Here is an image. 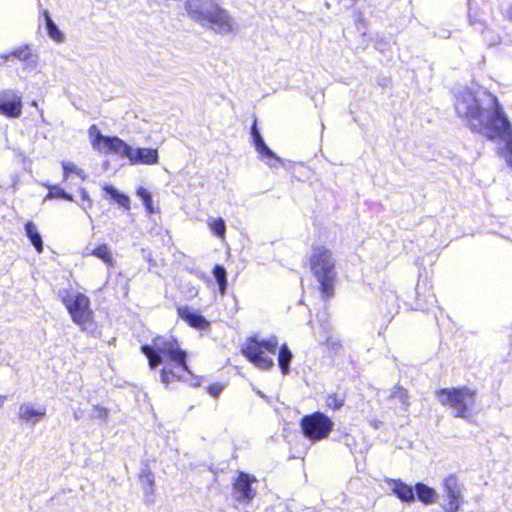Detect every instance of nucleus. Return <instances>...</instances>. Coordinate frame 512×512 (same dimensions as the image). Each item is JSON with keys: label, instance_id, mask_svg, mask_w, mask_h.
<instances>
[{"label": "nucleus", "instance_id": "1", "mask_svg": "<svg viewBox=\"0 0 512 512\" xmlns=\"http://www.w3.org/2000/svg\"><path fill=\"white\" fill-rule=\"evenodd\" d=\"M455 110L473 132L504 143L503 156L512 167V128L496 96L488 91L476 94L462 89L456 94Z\"/></svg>", "mask_w": 512, "mask_h": 512}, {"label": "nucleus", "instance_id": "2", "mask_svg": "<svg viewBox=\"0 0 512 512\" xmlns=\"http://www.w3.org/2000/svg\"><path fill=\"white\" fill-rule=\"evenodd\" d=\"M141 352L147 357L151 369H156L159 365L167 363L171 368L164 367L160 371V381L168 385L174 378L186 381L184 375L179 371L188 374L196 382L192 383L197 387L200 385L198 377L192 375L187 365V353L180 348L178 341L172 337L157 336L151 344L141 346Z\"/></svg>", "mask_w": 512, "mask_h": 512}, {"label": "nucleus", "instance_id": "3", "mask_svg": "<svg viewBox=\"0 0 512 512\" xmlns=\"http://www.w3.org/2000/svg\"><path fill=\"white\" fill-rule=\"evenodd\" d=\"M184 8L188 17L203 28L221 35L234 31L232 16L215 0H186Z\"/></svg>", "mask_w": 512, "mask_h": 512}, {"label": "nucleus", "instance_id": "4", "mask_svg": "<svg viewBox=\"0 0 512 512\" xmlns=\"http://www.w3.org/2000/svg\"><path fill=\"white\" fill-rule=\"evenodd\" d=\"M310 267L320 284V290L324 297L329 298L334 294V281L336 278L335 259L327 248L320 246L313 248L310 257Z\"/></svg>", "mask_w": 512, "mask_h": 512}, {"label": "nucleus", "instance_id": "5", "mask_svg": "<svg viewBox=\"0 0 512 512\" xmlns=\"http://www.w3.org/2000/svg\"><path fill=\"white\" fill-rule=\"evenodd\" d=\"M475 390L466 386L457 388H442L435 392L436 399L452 409L454 417L467 418L468 408L473 405Z\"/></svg>", "mask_w": 512, "mask_h": 512}, {"label": "nucleus", "instance_id": "6", "mask_svg": "<svg viewBox=\"0 0 512 512\" xmlns=\"http://www.w3.org/2000/svg\"><path fill=\"white\" fill-rule=\"evenodd\" d=\"M58 295L68 310L73 322L85 329V325L92 320L93 312L90 309V299L83 293H70L60 290Z\"/></svg>", "mask_w": 512, "mask_h": 512}, {"label": "nucleus", "instance_id": "7", "mask_svg": "<svg viewBox=\"0 0 512 512\" xmlns=\"http://www.w3.org/2000/svg\"><path fill=\"white\" fill-rule=\"evenodd\" d=\"M277 346L278 340L275 336L262 341L257 340L256 337H250L242 348V353L257 367L267 370L274 366V361L265 355L264 350L275 354Z\"/></svg>", "mask_w": 512, "mask_h": 512}, {"label": "nucleus", "instance_id": "8", "mask_svg": "<svg viewBox=\"0 0 512 512\" xmlns=\"http://www.w3.org/2000/svg\"><path fill=\"white\" fill-rule=\"evenodd\" d=\"M301 429L304 436L313 441L325 439L333 429V421L322 412L306 415L301 419Z\"/></svg>", "mask_w": 512, "mask_h": 512}, {"label": "nucleus", "instance_id": "9", "mask_svg": "<svg viewBox=\"0 0 512 512\" xmlns=\"http://www.w3.org/2000/svg\"><path fill=\"white\" fill-rule=\"evenodd\" d=\"M119 145V154L126 157L131 165H154L159 161L158 150L154 148H133L123 140L121 142L114 141Z\"/></svg>", "mask_w": 512, "mask_h": 512}, {"label": "nucleus", "instance_id": "10", "mask_svg": "<svg viewBox=\"0 0 512 512\" xmlns=\"http://www.w3.org/2000/svg\"><path fill=\"white\" fill-rule=\"evenodd\" d=\"M443 488L448 499L445 512H457L463 502V486L454 474H450L443 480Z\"/></svg>", "mask_w": 512, "mask_h": 512}, {"label": "nucleus", "instance_id": "11", "mask_svg": "<svg viewBox=\"0 0 512 512\" xmlns=\"http://www.w3.org/2000/svg\"><path fill=\"white\" fill-rule=\"evenodd\" d=\"M88 135L94 150L102 153H114L119 151V145L114 141L121 142L122 139L117 136H105L96 125H91L88 129Z\"/></svg>", "mask_w": 512, "mask_h": 512}, {"label": "nucleus", "instance_id": "12", "mask_svg": "<svg viewBox=\"0 0 512 512\" xmlns=\"http://www.w3.org/2000/svg\"><path fill=\"white\" fill-rule=\"evenodd\" d=\"M0 114L8 118H18L22 114V96L15 90L0 92Z\"/></svg>", "mask_w": 512, "mask_h": 512}, {"label": "nucleus", "instance_id": "13", "mask_svg": "<svg viewBox=\"0 0 512 512\" xmlns=\"http://www.w3.org/2000/svg\"><path fill=\"white\" fill-rule=\"evenodd\" d=\"M256 481L254 476L241 472L233 484L234 497L239 502L249 503L256 496V490L252 483Z\"/></svg>", "mask_w": 512, "mask_h": 512}, {"label": "nucleus", "instance_id": "14", "mask_svg": "<svg viewBox=\"0 0 512 512\" xmlns=\"http://www.w3.org/2000/svg\"><path fill=\"white\" fill-rule=\"evenodd\" d=\"M46 416V407L39 405L35 407L32 403L24 402L18 409V418L22 423L34 426Z\"/></svg>", "mask_w": 512, "mask_h": 512}, {"label": "nucleus", "instance_id": "15", "mask_svg": "<svg viewBox=\"0 0 512 512\" xmlns=\"http://www.w3.org/2000/svg\"><path fill=\"white\" fill-rule=\"evenodd\" d=\"M177 312L182 320L195 329L206 330L210 327V322L189 306H180L177 308Z\"/></svg>", "mask_w": 512, "mask_h": 512}, {"label": "nucleus", "instance_id": "16", "mask_svg": "<svg viewBox=\"0 0 512 512\" xmlns=\"http://www.w3.org/2000/svg\"><path fill=\"white\" fill-rule=\"evenodd\" d=\"M253 145L258 152L260 158L265 161V163L274 168L277 167L278 164L282 163L280 157H278L265 143L262 135H256L252 137Z\"/></svg>", "mask_w": 512, "mask_h": 512}, {"label": "nucleus", "instance_id": "17", "mask_svg": "<svg viewBox=\"0 0 512 512\" xmlns=\"http://www.w3.org/2000/svg\"><path fill=\"white\" fill-rule=\"evenodd\" d=\"M12 57L24 62L30 70L36 69L38 65V57L32 53L28 45L19 47L9 54L1 55L4 60H9Z\"/></svg>", "mask_w": 512, "mask_h": 512}, {"label": "nucleus", "instance_id": "18", "mask_svg": "<svg viewBox=\"0 0 512 512\" xmlns=\"http://www.w3.org/2000/svg\"><path fill=\"white\" fill-rule=\"evenodd\" d=\"M392 485V492L402 501L411 503L415 501L414 488L400 479H390L388 481Z\"/></svg>", "mask_w": 512, "mask_h": 512}, {"label": "nucleus", "instance_id": "19", "mask_svg": "<svg viewBox=\"0 0 512 512\" xmlns=\"http://www.w3.org/2000/svg\"><path fill=\"white\" fill-rule=\"evenodd\" d=\"M139 478H140V482H141V485H142V488H143V491L145 494L146 502L152 503L153 499H151L150 496L154 495L155 480H154V474L148 465H144L141 468Z\"/></svg>", "mask_w": 512, "mask_h": 512}, {"label": "nucleus", "instance_id": "20", "mask_svg": "<svg viewBox=\"0 0 512 512\" xmlns=\"http://www.w3.org/2000/svg\"><path fill=\"white\" fill-rule=\"evenodd\" d=\"M414 493L417 496L418 500L425 505H430L436 502L438 494L435 489L429 487L428 485L418 482L415 484Z\"/></svg>", "mask_w": 512, "mask_h": 512}, {"label": "nucleus", "instance_id": "21", "mask_svg": "<svg viewBox=\"0 0 512 512\" xmlns=\"http://www.w3.org/2000/svg\"><path fill=\"white\" fill-rule=\"evenodd\" d=\"M86 255H93L102 260L108 267H114L115 261L112 256L111 249L107 244H100L96 248L89 250L86 248Z\"/></svg>", "mask_w": 512, "mask_h": 512}, {"label": "nucleus", "instance_id": "22", "mask_svg": "<svg viewBox=\"0 0 512 512\" xmlns=\"http://www.w3.org/2000/svg\"><path fill=\"white\" fill-rule=\"evenodd\" d=\"M25 233L31 244L37 250L38 253L43 251V241L41 234L39 233L36 225L32 221H28L24 225Z\"/></svg>", "mask_w": 512, "mask_h": 512}, {"label": "nucleus", "instance_id": "23", "mask_svg": "<svg viewBox=\"0 0 512 512\" xmlns=\"http://www.w3.org/2000/svg\"><path fill=\"white\" fill-rule=\"evenodd\" d=\"M292 352L286 344L281 345L278 352V365L283 375L290 372V363L292 360Z\"/></svg>", "mask_w": 512, "mask_h": 512}, {"label": "nucleus", "instance_id": "24", "mask_svg": "<svg viewBox=\"0 0 512 512\" xmlns=\"http://www.w3.org/2000/svg\"><path fill=\"white\" fill-rule=\"evenodd\" d=\"M43 16L45 19L46 29L49 37L56 42L64 41V34L60 31L56 23L50 17V14L47 10L43 11Z\"/></svg>", "mask_w": 512, "mask_h": 512}, {"label": "nucleus", "instance_id": "25", "mask_svg": "<svg viewBox=\"0 0 512 512\" xmlns=\"http://www.w3.org/2000/svg\"><path fill=\"white\" fill-rule=\"evenodd\" d=\"M213 276L217 282L218 289L220 294L224 295L227 290V272L224 266L222 265H215L213 268Z\"/></svg>", "mask_w": 512, "mask_h": 512}, {"label": "nucleus", "instance_id": "26", "mask_svg": "<svg viewBox=\"0 0 512 512\" xmlns=\"http://www.w3.org/2000/svg\"><path fill=\"white\" fill-rule=\"evenodd\" d=\"M104 190L120 206L129 209L130 199L127 195L119 192L115 187L109 185H106Z\"/></svg>", "mask_w": 512, "mask_h": 512}, {"label": "nucleus", "instance_id": "27", "mask_svg": "<svg viewBox=\"0 0 512 512\" xmlns=\"http://www.w3.org/2000/svg\"><path fill=\"white\" fill-rule=\"evenodd\" d=\"M317 319L319 321V331H318V341L326 339L327 336H332V324L328 321L326 313H323L322 316L318 315Z\"/></svg>", "mask_w": 512, "mask_h": 512}, {"label": "nucleus", "instance_id": "28", "mask_svg": "<svg viewBox=\"0 0 512 512\" xmlns=\"http://www.w3.org/2000/svg\"><path fill=\"white\" fill-rule=\"evenodd\" d=\"M49 188V192L46 196V199L59 198L67 201H73V196L67 193L63 188L59 185H46Z\"/></svg>", "mask_w": 512, "mask_h": 512}, {"label": "nucleus", "instance_id": "29", "mask_svg": "<svg viewBox=\"0 0 512 512\" xmlns=\"http://www.w3.org/2000/svg\"><path fill=\"white\" fill-rule=\"evenodd\" d=\"M320 344L326 345L330 354L337 355L342 350V344L338 337L335 336H327L326 339L320 340Z\"/></svg>", "mask_w": 512, "mask_h": 512}, {"label": "nucleus", "instance_id": "30", "mask_svg": "<svg viewBox=\"0 0 512 512\" xmlns=\"http://www.w3.org/2000/svg\"><path fill=\"white\" fill-rule=\"evenodd\" d=\"M137 196L142 200L147 212L154 213L153 200L151 193L144 187H139L136 191Z\"/></svg>", "mask_w": 512, "mask_h": 512}, {"label": "nucleus", "instance_id": "31", "mask_svg": "<svg viewBox=\"0 0 512 512\" xmlns=\"http://www.w3.org/2000/svg\"><path fill=\"white\" fill-rule=\"evenodd\" d=\"M62 168L64 171V178L66 179L69 174L74 173L81 177L82 179L85 178L84 171L80 168H78L74 163L72 162H62Z\"/></svg>", "mask_w": 512, "mask_h": 512}, {"label": "nucleus", "instance_id": "32", "mask_svg": "<svg viewBox=\"0 0 512 512\" xmlns=\"http://www.w3.org/2000/svg\"><path fill=\"white\" fill-rule=\"evenodd\" d=\"M210 228L216 236L223 237L226 231L225 221L222 218L215 219L210 223Z\"/></svg>", "mask_w": 512, "mask_h": 512}, {"label": "nucleus", "instance_id": "33", "mask_svg": "<svg viewBox=\"0 0 512 512\" xmlns=\"http://www.w3.org/2000/svg\"><path fill=\"white\" fill-rule=\"evenodd\" d=\"M326 404L329 408L334 410L340 409L344 405V398L337 394L328 395Z\"/></svg>", "mask_w": 512, "mask_h": 512}, {"label": "nucleus", "instance_id": "34", "mask_svg": "<svg viewBox=\"0 0 512 512\" xmlns=\"http://www.w3.org/2000/svg\"><path fill=\"white\" fill-rule=\"evenodd\" d=\"M392 396L394 398L399 399V401H401V403L403 405H405V406L408 405V392L406 389H404L402 387H397Z\"/></svg>", "mask_w": 512, "mask_h": 512}, {"label": "nucleus", "instance_id": "35", "mask_svg": "<svg viewBox=\"0 0 512 512\" xmlns=\"http://www.w3.org/2000/svg\"><path fill=\"white\" fill-rule=\"evenodd\" d=\"M342 442L350 451H353L356 449L357 443L353 436H351L349 434L343 435Z\"/></svg>", "mask_w": 512, "mask_h": 512}, {"label": "nucleus", "instance_id": "36", "mask_svg": "<svg viewBox=\"0 0 512 512\" xmlns=\"http://www.w3.org/2000/svg\"><path fill=\"white\" fill-rule=\"evenodd\" d=\"M108 416V410L101 406H94V414L92 417L99 419H106Z\"/></svg>", "mask_w": 512, "mask_h": 512}, {"label": "nucleus", "instance_id": "37", "mask_svg": "<svg viewBox=\"0 0 512 512\" xmlns=\"http://www.w3.org/2000/svg\"><path fill=\"white\" fill-rule=\"evenodd\" d=\"M223 390V386L220 384H212L208 386L207 391L213 397H218Z\"/></svg>", "mask_w": 512, "mask_h": 512}, {"label": "nucleus", "instance_id": "38", "mask_svg": "<svg viewBox=\"0 0 512 512\" xmlns=\"http://www.w3.org/2000/svg\"><path fill=\"white\" fill-rule=\"evenodd\" d=\"M81 195H82V200L86 201L88 203L87 206H82V208L86 211L87 208H90L92 206V200L89 197V195L85 189H81Z\"/></svg>", "mask_w": 512, "mask_h": 512}, {"label": "nucleus", "instance_id": "39", "mask_svg": "<svg viewBox=\"0 0 512 512\" xmlns=\"http://www.w3.org/2000/svg\"><path fill=\"white\" fill-rule=\"evenodd\" d=\"M250 134H251V138L255 137L256 135H261L260 131L257 128V119H254V122H253V124L251 126Z\"/></svg>", "mask_w": 512, "mask_h": 512}, {"label": "nucleus", "instance_id": "40", "mask_svg": "<svg viewBox=\"0 0 512 512\" xmlns=\"http://www.w3.org/2000/svg\"><path fill=\"white\" fill-rule=\"evenodd\" d=\"M345 9L351 8L355 4V0H338Z\"/></svg>", "mask_w": 512, "mask_h": 512}, {"label": "nucleus", "instance_id": "41", "mask_svg": "<svg viewBox=\"0 0 512 512\" xmlns=\"http://www.w3.org/2000/svg\"><path fill=\"white\" fill-rule=\"evenodd\" d=\"M83 415V411L81 410H78V411H75L74 414H73V417L75 420H79Z\"/></svg>", "mask_w": 512, "mask_h": 512}, {"label": "nucleus", "instance_id": "42", "mask_svg": "<svg viewBox=\"0 0 512 512\" xmlns=\"http://www.w3.org/2000/svg\"><path fill=\"white\" fill-rule=\"evenodd\" d=\"M507 15L512 20V5L510 6V8L508 10Z\"/></svg>", "mask_w": 512, "mask_h": 512}, {"label": "nucleus", "instance_id": "43", "mask_svg": "<svg viewBox=\"0 0 512 512\" xmlns=\"http://www.w3.org/2000/svg\"><path fill=\"white\" fill-rule=\"evenodd\" d=\"M371 424L373 425V427H374L375 429H377V428L379 427V426H378V422H376V421H374V422H373V423H371Z\"/></svg>", "mask_w": 512, "mask_h": 512}, {"label": "nucleus", "instance_id": "44", "mask_svg": "<svg viewBox=\"0 0 512 512\" xmlns=\"http://www.w3.org/2000/svg\"><path fill=\"white\" fill-rule=\"evenodd\" d=\"M326 6H327V7H330V2H328V1H327V2H326Z\"/></svg>", "mask_w": 512, "mask_h": 512}, {"label": "nucleus", "instance_id": "45", "mask_svg": "<svg viewBox=\"0 0 512 512\" xmlns=\"http://www.w3.org/2000/svg\"><path fill=\"white\" fill-rule=\"evenodd\" d=\"M33 106H37V103L35 101L32 102Z\"/></svg>", "mask_w": 512, "mask_h": 512}]
</instances>
